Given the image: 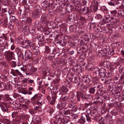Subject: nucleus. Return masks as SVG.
<instances>
[{
  "label": "nucleus",
  "mask_w": 124,
  "mask_h": 124,
  "mask_svg": "<svg viewBox=\"0 0 124 124\" xmlns=\"http://www.w3.org/2000/svg\"><path fill=\"white\" fill-rule=\"evenodd\" d=\"M119 28L120 30H122L124 28V25L122 24L120 25L119 26Z\"/></svg>",
  "instance_id": "61"
},
{
  "label": "nucleus",
  "mask_w": 124,
  "mask_h": 124,
  "mask_svg": "<svg viewBox=\"0 0 124 124\" xmlns=\"http://www.w3.org/2000/svg\"><path fill=\"white\" fill-rule=\"evenodd\" d=\"M6 85L5 84L3 83L0 84V89L1 90H3L6 88Z\"/></svg>",
  "instance_id": "28"
},
{
  "label": "nucleus",
  "mask_w": 124,
  "mask_h": 124,
  "mask_svg": "<svg viewBox=\"0 0 124 124\" xmlns=\"http://www.w3.org/2000/svg\"><path fill=\"white\" fill-rule=\"evenodd\" d=\"M32 44H33L32 41L28 39L26 40L22 43L23 47L25 48H30Z\"/></svg>",
  "instance_id": "3"
},
{
  "label": "nucleus",
  "mask_w": 124,
  "mask_h": 124,
  "mask_svg": "<svg viewBox=\"0 0 124 124\" xmlns=\"http://www.w3.org/2000/svg\"><path fill=\"white\" fill-rule=\"evenodd\" d=\"M9 96V95L8 94H6L5 95V99L7 101H9L11 100V99Z\"/></svg>",
  "instance_id": "43"
},
{
  "label": "nucleus",
  "mask_w": 124,
  "mask_h": 124,
  "mask_svg": "<svg viewBox=\"0 0 124 124\" xmlns=\"http://www.w3.org/2000/svg\"><path fill=\"white\" fill-rule=\"evenodd\" d=\"M62 91L64 93H67L68 91L67 89L66 88H62Z\"/></svg>",
  "instance_id": "63"
},
{
  "label": "nucleus",
  "mask_w": 124,
  "mask_h": 124,
  "mask_svg": "<svg viewBox=\"0 0 124 124\" xmlns=\"http://www.w3.org/2000/svg\"><path fill=\"white\" fill-rule=\"evenodd\" d=\"M22 104H20L19 103H18L15 106L16 107L18 108H19L21 109V107Z\"/></svg>",
  "instance_id": "60"
},
{
  "label": "nucleus",
  "mask_w": 124,
  "mask_h": 124,
  "mask_svg": "<svg viewBox=\"0 0 124 124\" xmlns=\"http://www.w3.org/2000/svg\"><path fill=\"white\" fill-rule=\"evenodd\" d=\"M69 116H64L62 118L61 121V124H66L70 123V121L68 119Z\"/></svg>",
  "instance_id": "12"
},
{
  "label": "nucleus",
  "mask_w": 124,
  "mask_h": 124,
  "mask_svg": "<svg viewBox=\"0 0 124 124\" xmlns=\"http://www.w3.org/2000/svg\"><path fill=\"white\" fill-rule=\"evenodd\" d=\"M21 107V109L23 108V109L26 110L29 108V106L28 104H22Z\"/></svg>",
  "instance_id": "22"
},
{
  "label": "nucleus",
  "mask_w": 124,
  "mask_h": 124,
  "mask_svg": "<svg viewBox=\"0 0 124 124\" xmlns=\"http://www.w3.org/2000/svg\"><path fill=\"white\" fill-rule=\"evenodd\" d=\"M124 14V12L122 10H119L117 11L114 10L111 11L110 15L116 22L118 18L121 19L122 17H123Z\"/></svg>",
  "instance_id": "1"
},
{
  "label": "nucleus",
  "mask_w": 124,
  "mask_h": 124,
  "mask_svg": "<svg viewBox=\"0 0 124 124\" xmlns=\"http://www.w3.org/2000/svg\"><path fill=\"white\" fill-rule=\"evenodd\" d=\"M35 31V29L34 28H30L29 32L33 34L34 33Z\"/></svg>",
  "instance_id": "49"
},
{
  "label": "nucleus",
  "mask_w": 124,
  "mask_h": 124,
  "mask_svg": "<svg viewBox=\"0 0 124 124\" xmlns=\"http://www.w3.org/2000/svg\"><path fill=\"white\" fill-rule=\"evenodd\" d=\"M16 120L17 121H19L21 119V117L20 116H17L16 118Z\"/></svg>",
  "instance_id": "64"
},
{
  "label": "nucleus",
  "mask_w": 124,
  "mask_h": 124,
  "mask_svg": "<svg viewBox=\"0 0 124 124\" xmlns=\"http://www.w3.org/2000/svg\"><path fill=\"white\" fill-rule=\"evenodd\" d=\"M59 60H57V61L56 60L54 62V63L52 65V67L53 68H57L59 66Z\"/></svg>",
  "instance_id": "24"
},
{
  "label": "nucleus",
  "mask_w": 124,
  "mask_h": 124,
  "mask_svg": "<svg viewBox=\"0 0 124 124\" xmlns=\"http://www.w3.org/2000/svg\"><path fill=\"white\" fill-rule=\"evenodd\" d=\"M81 93L80 92H77V100L78 101H80V98L81 97Z\"/></svg>",
  "instance_id": "30"
},
{
  "label": "nucleus",
  "mask_w": 124,
  "mask_h": 124,
  "mask_svg": "<svg viewBox=\"0 0 124 124\" xmlns=\"http://www.w3.org/2000/svg\"><path fill=\"white\" fill-rule=\"evenodd\" d=\"M51 47V46H45V51L44 52L45 55L50 53L52 49Z\"/></svg>",
  "instance_id": "15"
},
{
  "label": "nucleus",
  "mask_w": 124,
  "mask_h": 124,
  "mask_svg": "<svg viewBox=\"0 0 124 124\" xmlns=\"http://www.w3.org/2000/svg\"><path fill=\"white\" fill-rule=\"evenodd\" d=\"M40 15V11L38 10H36L32 11V16L34 19H35L38 18Z\"/></svg>",
  "instance_id": "7"
},
{
  "label": "nucleus",
  "mask_w": 124,
  "mask_h": 124,
  "mask_svg": "<svg viewBox=\"0 0 124 124\" xmlns=\"http://www.w3.org/2000/svg\"><path fill=\"white\" fill-rule=\"evenodd\" d=\"M70 110H65V113L64 114L68 115L70 114Z\"/></svg>",
  "instance_id": "62"
},
{
  "label": "nucleus",
  "mask_w": 124,
  "mask_h": 124,
  "mask_svg": "<svg viewBox=\"0 0 124 124\" xmlns=\"http://www.w3.org/2000/svg\"><path fill=\"white\" fill-rule=\"evenodd\" d=\"M89 8L87 7H85L82 9V11L84 13V14H86L88 13L89 11Z\"/></svg>",
  "instance_id": "29"
},
{
  "label": "nucleus",
  "mask_w": 124,
  "mask_h": 124,
  "mask_svg": "<svg viewBox=\"0 0 124 124\" xmlns=\"http://www.w3.org/2000/svg\"><path fill=\"white\" fill-rule=\"evenodd\" d=\"M32 55V52L30 50H26L24 56L25 59L26 60H27L29 59L31 61V59H32L33 58H31Z\"/></svg>",
  "instance_id": "2"
},
{
  "label": "nucleus",
  "mask_w": 124,
  "mask_h": 124,
  "mask_svg": "<svg viewBox=\"0 0 124 124\" xmlns=\"http://www.w3.org/2000/svg\"><path fill=\"white\" fill-rule=\"evenodd\" d=\"M3 105L0 104V106L3 112L7 111L8 109V106L5 103H3Z\"/></svg>",
  "instance_id": "13"
},
{
  "label": "nucleus",
  "mask_w": 124,
  "mask_h": 124,
  "mask_svg": "<svg viewBox=\"0 0 124 124\" xmlns=\"http://www.w3.org/2000/svg\"><path fill=\"white\" fill-rule=\"evenodd\" d=\"M29 112L32 115H33L36 113V111H35L34 109H29Z\"/></svg>",
  "instance_id": "39"
},
{
  "label": "nucleus",
  "mask_w": 124,
  "mask_h": 124,
  "mask_svg": "<svg viewBox=\"0 0 124 124\" xmlns=\"http://www.w3.org/2000/svg\"><path fill=\"white\" fill-rule=\"evenodd\" d=\"M111 113L113 115L116 116L118 114L117 111V110H113L111 112Z\"/></svg>",
  "instance_id": "37"
},
{
  "label": "nucleus",
  "mask_w": 124,
  "mask_h": 124,
  "mask_svg": "<svg viewBox=\"0 0 124 124\" xmlns=\"http://www.w3.org/2000/svg\"><path fill=\"white\" fill-rule=\"evenodd\" d=\"M98 73H101L106 74V71L105 69L103 68H101V69H98L97 70Z\"/></svg>",
  "instance_id": "26"
},
{
  "label": "nucleus",
  "mask_w": 124,
  "mask_h": 124,
  "mask_svg": "<svg viewBox=\"0 0 124 124\" xmlns=\"http://www.w3.org/2000/svg\"><path fill=\"white\" fill-rule=\"evenodd\" d=\"M56 97V95L54 94L52 95L51 97L49 96H47V98L50 104L53 105L55 101Z\"/></svg>",
  "instance_id": "5"
},
{
  "label": "nucleus",
  "mask_w": 124,
  "mask_h": 124,
  "mask_svg": "<svg viewBox=\"0 0 124 124\" xmlns=\"http://www.w3.org/2000/svg\"><path fill=\"white\" fill-rule=\"evenodd\" d=\"M41 5L43 8H44V9L45 10H46V8L50 6L49 3L47 1H45L42 3Z\"/></svg>",
  "instance_id": "17"
},
{
  "label": "nucleus",
  "mask_w": 124,
  "mask_h": 124,
  "mask_svg": "<svg viewBox=\"0 0 124 124\" xmlns=\"http://www.w3.org/2000/svg\"><path fill=\"white\" fill-rule=\"evenodd\" d=\"M93 81L94 83H97L99 81V80L98 78L97 77L93 78Z\"/></svg>",
  "instance_id": "52"
},
{
  "label": "nucleus",
  "mask_w": 124,
  "mask_h": 124,
  "mask_svg": "<svg viewBox=\"0 0 124 124\" xmlns=\"http://www.w3.org/2000/svg\"><path fill=\"white\" fill-rule=\"evenodd\" d=\"M90 115L92 117H95L97 116L96 114L93 111H92Z\"/></svg>",
  "instance_id": "45"
},
{
  "label": "nucleus",
  "mask_w": 124,
  "mask_h": 124,
  "mask_svg": "<svg viewBox=\"0 0 124 124\" xmlns=\"http://www.w3.org/2000/svg\"><path fill=\"white\" fill-rule=\"evenodd\" d=\"M78 122L80 124H84L85 122V118L83 117H81L80 119L78 121Z\"/></svg>",
  "instance_id": "31"
},
{
  "label": "nucleus",
  "mask_w": 124,
  "mask_h": 124,
  "mask_svg": "<svg viewBox=\"0 0 124 124\" xmlns=\"http://www.w3.org/2000/svg\"><path fill=\"white\" fill-rule=\"evenodd\" d=\"M79 20L81 23H83V24L86 23V20L84 17L81 16L79 18Z\"/></svg>",
  "instance_id": "35"
},
{
  "label": "nucleus",
  "mask_w": 124,
  "mask_h": 124,
  "mask_svg": "<svg viewBox=\"0 0 124 124\" xmlns=\"http://www.w3.org/2000/svg\"><path fill=\"white\" fill-rule=\"evenodd\" d=\"M37 38L39 41L43 40H44V36L42 34L38 36Z\"/></svg>",
  "instance_id": "36"
},
{
  "label": "nucleus",
  "mask_w": 124,
  "mask_h": 124,
  "mask_svg": "<svg viewBox=\"0 0 124 124\" xmlns=\"http://www.w3.org/2000/svg\"><path fill=\"white\" fill-rule=\"evenodd\" d=\"M0 64L2 66L4 67L6 66V63L5 61L1 62H0Z\"/></svg>",
  "instance_id": "56"
},
{
  "label": "nucleus",
  "mask_w": 124,
  "mask_h": 124,
  "mask_svg": "<svg viewBox=\"0 0 124 124\" xmlns=\"http://www.w3.org/2000/svg\"><path fill=\"white\" fill-rule=\"evenodd\" d=\"M60 82V80L59 79H56L54 81L53 83L54 84H58Z\"/></svg>",
  "instance_id": "57"
},
{
  "label": "nucleus",
  "mask_w": 124,
  "mask_h": 124,
  "mask_svg": "<svg viewBox=\"0 0 124 124\" xmlns=\"http://www.w3.org/2000/svg\"><path fill=\"white\" fill-rule=\"evenodd\" d=\"M30 30V28L29 27L27 26H25L23 28V31L25 32L26 31L27 32H29Z\"/></svg>",
  "instance_id": "33"
},
{
  "label": "nucleus",
  "mask_w": 124,
  "mask_h": 124,
  "mask_svg": "<svg viewBox=\"0 0 124 124\" xmlns=\"http://www.w3.org/2000/svg\"><path fill=\"white\" fill-rule=\"evenodd\" d=\"M119 2L116 0H111L108 3V4L110 6H114L115 4H117Z\"/></svg>",
  "instance_id": "21"
},
{
  "label": "nucleus",
  "mask_w": 124,
  "mask_h": 124,
  "mask_svg": "<svg viewBox=\"0 0 124 124\" xmlns=\"http://www.w3.org/2000/svg\"><path fill=\"white\" fill-rule=\"evenodd\" d=\"M119 71L121 72V73H124V67H121L119 69Z\"/></svg>",
  "instance_id": "50"
},
{
  "label": "nucleus",
  "mask_w": 124,
  "mask_h": 124,
  "mask_svg": "<svg viewBox=\"0 0 124 124\" xmlns=\"http://www.w3.org/2000/svg\"><path fill=\"white\" fill-rule=\"evenodd\" d=\"M95 29L96 31L97 32H99L100 31V29H101V27L100 26L98 27V28L95 27Z\"/></svg>",
  "instance_id": "59"
},
{
  "label": "nucleus",
  "mask_w": 124,
  "mask_h": 124,
  "mask_svg": "<svg viewBox=\"0 0 124 124\" xmlns=\"http://www.w3.org/2000/svg\"><path fill=\"white\" fill-rule=\"evenodd\" d=\"M99 75V77H100L101 78H104L106 75V74L102 73H98Z\"/></svg>",
  "instance_id": "51"
},
{
  "label": "nucleus",
  "mask_w": 124,
  "mask_h": 124,
  "mask_svg": "<svg viewBox=\"0 0 124 124\" xmlns=\"http://www.w3.org/2000/svg\"><path fill=\"white\" fill-rule=\"evenodd\" d=\"M59 113L60 114H64L65 110L64 108L59 109Z\"/></svg>",
  "instance_id": "48"
},
{
  "label": "nucleus",
  "mask_w": 124,
  "mask_h": 124,
  "mask_svg": "<svg viewBox=\"0 0 124 124\" xmlns=\"http://www.w3.org/2000/svg\"><path fill=\"white\" fill-rule=\"evenodd\" d=\"M101 16L100 14H98L95 17V18L96 19H101Z\"/></svg>",
  "instance_id": "54"
},
{
  "label": "nucleus",
  "mask_w": 124,
  "mask_h": 124,
  "mask_svg": "<svg viewBox=\"0 0 124 124\" xmlns=\"http://www.w3.org/2000/svg\"><path fill=\"white\" fill-rule=\"evenodd\" d=\"M39 97V94H35L31 98V100L33 102H34L38 100V98Z\"/></svg>",
  "instance_id": "20"
},
{
  "label": "nucleus",
  "mask_w": 124,
  "mask_h": 124,
  "mask_svg": "<svg viewBox=\"0 0 124 124\" xmlns=\"http://www.w3.org/2000/svg\"><path fill=\"white\" fill-rule=\"evenodd\" d=\"M37 70V69L36 68H32L31 69L30 71L31 72L34 73Z\"/></svg>",
  "instance_id": "53"
},
{
  "label": "nucleus",
  "mask_w": 124,
  "mask_h": 124,
  "mask_svg": "<svg viewBox=\"0 0 124 124\" xmlns=\"http://www.w3.org/2000/svg\"><path fill=\"white\" fill-rule=\"evenodd\" d=\"M105 19H106V22L108 23L110 22L111 20H113L115 21L113 17L110 16V15L106 16H105Z\"/></svg>",
  "instance_id": "18"
},
{
  "label": "nucleus",
  "mask_w": 124,
  "mask_h": 124,
  "mask_svg": "<svg viewBox=\"0 0 124 124\" xmlns=\"http://www.w3.org/2000/svg\"><path fill=\"white\" fill-rule=\"evenodd\" d=\"M55 53L51 54L48 56V59L50 61H53L55 57Z\"/></svg>",
  "instance_id": "27"
},
{
  "label": "nucleus",
  "mask_w": 124,
  "mask_h": 124,
  "mask_svg": "<svg viewBox=\"0 0 124 124\" xmlns=\"http://www.w3.org/2000/svg\"><path fill=\"white\" fill-rule=\"evenodd\" d=\"M91 35L93 36V34H84L83 36V38L85 41H89L90 38H92L91 37Z\"/></svg>",
  "instance_id": "16"
},
{
  "label": "nucleus",
  "mask_w": 124,
  "mask_h": 124,
  "mask_svg": "<svg viewBox=\"0 0 124 124\" xmlns=\"http://www.w3.org/2000/svg\"><path fill=\"white\" fill-rule=\"evenodd\" d=\"M5 53L7 55V59L8 61H10L14 56V54L12 52L6 51Z\"/></svg>",
  "instance_id": "10"
},
{
  "label": "nucleus",
  "mask_w": 124,
  "mask_h": 124,
  "mask_svg": "<svg viewBox=\"0 0 124 124\" xmlns=\"http://www.w3.org/2000/svg\"><path fill=\"white\" fill-rule=\"evenodd\" d=\"M95 87L90 88L89 89V92L90 93L92 94H94L96 90L95 89Z\"/></svg>",
  "instance_id": "25"
},
{
  "label": "nucleus",
  "mask_w": 124,
  "mask_h": 124,
  "mask_svg": "<svg viewBox=\"0 0 124 124\" xmlns=\"http://www.w3.org/2000/svg\"><path fill=\"white\" fill-rule=\"evenodd\" d=\"M81 98L83 100H86L87 99L86 96L82 93H81Z\"/></svg>",
  "instance_id": "42"
},
{
  "label": "nucleus",
  "mask_w": 124,
  "mask_h": 124,
  "mask_svg": "<svg viewBox=\"0 0 124 124\" xmlns=\"http://www.w3.org/2000/svg\"><path fill=\"white\" fill-rule=\"evenodd\" d=\"M51 124H57V122L55 120H51L50 121Z\"/></svg>",
  "instance_id": "55"
},
{
  "label": "nucleus",
  "mask_w": 124,
  "mask_h": 124,
  "mask_svg": "<svg viewBox=\"0 0 124 124\" xmlns=\"http://www.w3.org/2000/svg\"><path fill=\"white\" fill-rule=\"evenodd\" d=\"M46 15L45 14H43L41 17V20L43 22H44L46 20Z\"/></svg>",
  "instance_id": "32"
},
{
  "label": "nucleus",
  "mask_w": 124,
  "mask_h": 124,
  "mask_svg": "<svg viewBox=\"0 0 124 124\" xmlns=\"http://www.w3.org/2000/svg\"><path fill=\"white\" fill-rule=\"evenodd\" d=\"M1 122L3 123L7 124L9 122V120L7 119L4 117L1 120Z\"/></svg>",
  "instance_id": "34"
},
{
  "label": "nucleus",
  "mask_w": 124,
  "mask_h": 124,
  "mask_svg": "<svg viewBox=\"0 0 124 124\" xmlns=\"http://www.w3.org/2000/svg\"><path fill=\"white\" fill-rule=\"evenodd\" d=\"M10 73L14 76H17L18 75L22 77L23 76L21 73L17 70H15L13 69H11Z\"/></svg>",
  "instance_id": "6"
},
{
  "label": "nucleus",
  "mask_w": 124,
  "mask_h": 124,
  "mask_svg": "<svg viewBox=\"0 0 124 124\" xmlns=\"http://www.w3.org/2000/svg\"><path fill=\"white\" fill-rule=\"evenodd\" d=\"M76 26L75 25H70L69 27V30L70 32H73L75 31L76 30Z\"/></svg>",
  "instance_id": "23"
},
{
  "label": "nucleus",
  "mask_w": 124,
  "mask_h": 124,
  "mask_svg": "<svg viewBox=\"0 0 124 124\" xmlns=\"http://www.w3.org/2000/svg\"><path fill=\"white\" fill-rule=\"evenodd\" d=\"M83 80L85 83H89L91 81V79L86 75L84 76Z\"/></svg>",
  "instance_id": "19"
},
{
  "label": "nucleus",
  "mask_w": 124,
  "mask_h": 124,
  "mask_svg": "<svg viewBox=\"0 0 124 124\" xmlns=\"http://www.w3.org/2000/svg\"><path fill=\"white\" fill-rule=\"evenodd\" d=\"M91 113V110L89 109H88L86 111V113L87 114H86L85 116L87 120L89 123H91V119L90 116Z\"/></svg>",
  "instance_id": "11"
},
{
  "label": "nucleus",
  "mask_w": 124,
  "mask_h": 124,
  "mask_svg": "<svg viewBox=\"0 0 124 124\" xmlns=\"http://www.w3.org/2000/svg\"><path fill=\"white\" fill-rule=\"evenodd\" d=\"M50 68H47L46 70L44 71V74H45L46 75H49V72L50 71Z\"/></svg>",
  "instance_id": "38"
},
{
  "label": "nucleus",
  "mask_w": 124,
  "mask_h": 124,
  "mask_svg": "<svg viewBox=\"0 0 124 124\" xmlns=\"http://www.w3.org/2000/svg\"><path fill=\"white\" fill-rule=\"evenodd\" d=\"M44 40L39 41V46H42L44 45Z\"/></svg>",
  "instance_id": "46"
},
{
  "label": "nucleus",
  "mask_w": 124,
  "mask_h": 124,
  "mask_svg": "<svg viewBox=\"0 0 124 124\" xmlns=\"http://www.w3.org/2000/svg\"><path fill=\"white\" fill-rule=\"evenodd\" d=\"M100 92V95L101 96H102L105 93V91H103L102 90H101Z\"/></svg>",
  "instance_id": "58"
},
{
  "label": "nucleus",
  "mask_w": 124,
  "mask_h": 124,
  "mask_svg": "<svg viewBox=\"0 0 124 124\" xmlns=\"http://www.w3.org/2000/svg\"><path fill=\"white\" fill-rule=\"evenodd\" d=\"M21 95H19L17 93H14L13 94V97L15 98H18V99L20 96Z\"/></svg>",
  "instance_id": "41"
},
{
  "label": "nucleus",
  "mask_w": 124,
  "mask_h": 124,
  "mask_svg": "<svg viewBox=\"0 0 124 124\" xmlns=\"http://www.w3.org/2000/svg\"><path fill=\"white\" fill-rule=\"evenodd\" d=\"M32 121L34 123L38 124L41 121V119L39 116H34L33 118Z\"/></svg>",
  "instance_id": "14"
},
{
  "label": "nucleus",
  "mask_w": 124,
  "mask_h": 124,
  "mask_svg": "<svg viewBox=\"0 0 124 124\" xmlns=\"http://www.w3.org/2000/svg\"><path fill=\"white\" fill-rule=\"evenodd\" d=\"M19 101L21 102H24V99L23 97L21 96V95L18 98Z\"/></svg>",
  "instance_id": "47"
},
{
  "label": "nucleus",
  "mask_w": 124,
  "mask_h": 124,
  "mask_svg": "<svg viewBox=\"0 0 124 124\" xmlns=\"http://www.w3.org/2000/svg\"><path fill=\"white\" fill-rule=\"evenodd\" d=\"M98 2L95 1L94 2H93L91 7V8L92 10L94 11H96L98 8Z\"/></svg>",
  "instance_id": "9"
},
{
  "label": "nucleus",
  "mask_w": 124,
  "mask_h": 124,
  "mask_svg": "<svg viewBox=\"0 0 124 124\" xmlns=\"http://www.w3.org/2000/svg\"><path fill=\"white\" fill-rule=\"evenodd\" d=\"M30 48L34 52L36 55H38L39 54V47L34 45L33 43L31 44Z\"/></svg>",
  "instance_id": "4"
},
{
  "label": "nucleus",
  "mask_w": 124,
  "mask_h": 124,
  "mask_svg": "<svg viewBox=\"0 0 124 124\" xmlns=\"http://www.w3.org/2000/svg\"><path fill=\"white\" fill-rule=\"evenodd\" d=\"M48 112L49 113L50 115L52 114L54 111V109L52 108H49L47 110Z\"/></svg>",
  "instance_id": "40"
},
{
  "label": "nucleus",
  "mask_w": 124,
  "mask_h": 124,
  "mask_svg": "<svg viewBox=\"0 0 124 124\" xmlns=\"http://www.w3.org/2000/svg\"><path fill=\"white\" fill-rule=\"evenodd\" d=\"M67 104V103L63 101H61L59 102L57 106V108L59 109L63 108Z\"/></svg>",
  "instance_id": "8"
},
{
  "label": "nucleus",
  "mask_w": 124,
  "mask_h": 124,
  "mask_svg": "<svg viewBox=\"0 0 124 124\" xmlns=\"http://www.w3.org/2000/svg\"><path fill=\"white\" fill-rule=\"evenodd\" d=\"M11 65L12 67L14 68L16 66V63L14 61H11Z\"/></svg>",
  "instance_id": "44"
}]
</instances>
